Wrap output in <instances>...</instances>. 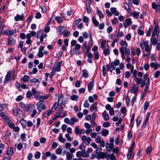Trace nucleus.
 <instances>
[{"label": "nucleus", "mask_w": 160, "mask_h": 160, "mask_svg": "<svg viewBox=\"0 0 160 160\" xmlns=\"http://www.w3.org/2000/svg\"><path fill=\"white\" fill-rule=\"evenodd\" d=\"M19 106L23 110L27 112L30 111L32 108L34 107V105L32 104H26L22 102H20L19 103Z\"/></svg>", "instance_id": "obj_1"}, {"label": "nucleus", "mask_w": 160, "mask_h": 160, "mask_svg": "<svg viewBox=\"0 0 160 160\" xmlns=\"http://www.w3.org/2000/svg\"><path fill=\"white\" fill-rule=\"evenodd\" d=\"M36 106L38 110L40 112L46 109V103L44 102L39 101L37 103Z\"/></svg>", "instance_id": "obj_2"}, {"label": "nucleus", "mask_w": 160, "mask_h": 160, "mask_svg": "<svg viewBox=\"0 0 160 160\" xmlns=\"http://www.w3.org/2000/svg\"><path fill=\"white\" fill-rule=\"evenodd\" d=\"M119 51L121 53V57L123 59H125L124 56L125 54L126 55H128L130 53V50L129 48H125L124 49H119Z\"/></svg>", "instance_id": "obj_3"}, {"label": "nucleus", "mask_w": 160, "mask_h": 160, "mask_svg": "<svg viewBox=\"0 0 160 160\" xmlns=\"http://www.w3.org/2000/svg\"><path fill=\"white\" fill-rule=\"evenodd\" d=\"M12 111L14 115L20 118L22 113V111L18 107H16L13 108Z\"/></svg>", "instance_id": "obj_4"}, {"label": "nucleus", "mask_w": 160, "mask_h": 160, "mask_svg": "<svg viewBox=\"0 0 160 160\" xmlns=\"http://www.w3.org/2000/svg\"><path fill=\"white\" fill-rule=\"evenodd\" d=\"M152 7L153 9L156 10V12L160 11V1L156 4L155 2L152 3Z\"/></svg>", "instance_id": "obj_5"}, {"label": "nucleus", "mask_w": 160, "mask_h": 160, "mask_svg": "<svg viewBox=\"0 0 160 160\" xmlns=\"http://www.w3.org/2000/svg\"><path fill=\"white\" fill-rule=\"evenodd\" d=\"M76 156L78 157H83L86 158L89 157V154L86 153V151L82 152L79 151L76 154Z\"/></svg>", "instance_id": "obj_6"}, {"label": "nucleus", "mask_w": 160, "mask_h": 160, "mask_svg": "<svg viewBox=\"0 0 160 160\" xmlns=\"http://www.w3.org/2000/svg\"><path fill=\"white\" fill-rule=\"evenodd\" d=\"M14 75V72L12 71H8L6 76L5 78L4 81V83H6L8 82L11 77Z\"/></svg>", "instance_id": "obj_7"}, {"label": "nucleus", "mask_w": 160, "mask_h": 160, "mask_svg": "<svg viewBox=\"0 0 160 160\" xmlns=\"http://www.w3.org/2000/svg\"><path fill=\"white\" fill-rule=\"evenodd\" d=\"M49 95L46 94L44 95H39L36 97V99H38L40 102H43V100L48 99L49 97Z\"/></svg>", "instance_id": "obj_8"}, {"label": "nucleus", "mask_w": 160, "mask_h": 160, "mask_svg": "<svg viewBox=\"0 0 160 160\" xmlns=\"http://www.w3.org/2000/svg\"><path fill=\"white\" fill-rule=\"evenodd\" d=\"M96 155L97 156V158L98 160L107 158L108 157V154L107 153L104 152H101L100 153H98V154Z\"/></svg>", "instance_id": "obj_9"}, {"label": "nucleus", "mask_w": 160, "mask_h": 160, "mask_svg": "<svg viewBox=\"0 0 160 160\" xmlns=\"http://www.w3.org/2000/svg\"><path fill=\"white\" fill-rule=\"evenodd\" d=\"M92 0H86L87 11L88 14H90L91 11L90 5L91 3Z\"/></svg>", "instance_id": "obj_10"}, {"label": "nucleus", "mask_w": 160, "mask_h": 160, "mask_svg": "<svg viewBox=\"0 0 160 160\" xmlns=\"http://www.w3.org/2000/svg\"><path fill=\"white\" fill-rule=\"evenodd\" d=\"M4 32L6 35L8 36H12L16 33V29L11 30H5L4 31Z\"/></svg>", "instance_id": "obj_11"}, {"label": "nucleus", "mask_w": 160, "mask_h": 160, "mask_svg": "<svg viewBox=\"0 0 160 160\" xmlns=\"http://www.w3.org/2000/svg\"><path fill=\"white\" fill-rule=\"evenodd\" d=\"M82 48H83V51L84 52H86V53L87 54L89 52V49L90 48V47L89 46H87V42H84L82 45Z\"/></svg>", "instance_id": "obj_12"}, {"label": "nucleus", "mask_w": 160, "mask_h": 160, "mask_svg": "<svg viewBox=\"0 0 160 160\" xmlns=\"http://www.w3.org/2000/svg\"><path fill=\"white\" fill-rule=\"evenodd\" d=\"M62 62H60L56 64H55L53 66V69L56 71L59 72L60 71V67L62 65Z\"/></svg>", "instance_id": "obj_13"}, {"label": "nucleus", "mask_w": 160, "mask_h": 160, "mask_svg": "<svg viewBox=\"0 0 160 160\" xmlns=\"http://www.w3.org/2000/svg\"><path fill=\"white\" fill-rule=\"evenodd\" d=\"M126 23H123L124 27L125 28L128 27V26H130L132 23L131 19V18H127L126 20Z\"/></svg>", "instance_id": "obj_14"}, {"label": "nucleus", "mask_w": 160, "mask_h": 160, "mask_svg": "<svg viewBox=\"0 0 160 160\" xmlns=\"http://www.w3.org/2000/svg\"><path fill=\"white\" fill-rule=\"evenodd\" d=\"M138 88L139 87L138 86H137L135 84H134L131 88V93H133L135 94H136L137 92Z\"/></svg>", "instance_id": "obj_15"}, {"label": "nucleus", "mask_w": 160, "mask_h": 160, "mask_svg": "<svg viewBox=\"0 0 160 160\" xmlns=\"http://www.w3.org/2000/svg\"><path fill=\"white\" fill-rule=\"evenodd\" d=\"M54 110H53V108L46 112H44L43 113V117H47L49 116L53 112Z\"/></svg>", "instance_id": "obj_16"}, {"label": "nucleus", "mask_w": 160, "mask_h": 160, "mask_svg": "<svg viewBox=\"0 0 160 160\" xmlns=\"http://www.w3.org/2000/svg\"><path fill=\"white\" fill-rule=\"evenodd\" d=\"M120 44L121 46V47L119 49H124V48H127V44L125 41L121 40Z\"/></svg>", "instance_id": "obj_17"}, {"label": "nucleus", "mask_w": 160, "mask_h": 160, "mask_svg": "<svg viewBox=\"0 0 160 160\" xmlns=\"http://www.w3.org/2000/svg\"><path fill=\"white\" fill-rule=\"evenodd\" d=\"M106 67L107 68V70L108 71H109L111 72L115 68V66L113 65H112L111 63L109 65L107 64Z\"/></svg>", "instance_id": "obj_18"}, {"label": "nucleus", "mask_w": 160, "mask_h": 160, "mask_svg": "<svg viewBox=\"0 0 160 160\" xmlns=\"http://www.w3.org/2000/svg\"><path fill=\"white\" fill-rule=\"evenodd\" d=\"M114 147L113 143H110L108 142L106 145V148L108 151H110Z\"/></svg>", "instance_id": "obj_19"}, {"label": "nucleus", "mask_w": 160, "mask_h": 160, "mask_svg": "<svg viewBox=\"0 0 160 160\" xmlns=\"http://www.w3.org/2000/svg\"><path fill=\"white\" fill-rule=\"evenodd\" d=\"M13 148L10 147L8 148L6 151V154L8 156H10L11 155L13 152Z\"/></svg>", "instance_id": "obj_20"}, {"label": "nucleus", "mask_w": 160, "mask_h": 160, "mask_svg": "<svg viewBox=\"0 0 160 160\" xmlns=\"http://www.w3.org/2000/svg\"><path fill=\"white\" fill-rule=\"evenodd\" d=\"M148 41L145 42L144 40H142L140 44V47L143 50L144 47L148 44Z\"/></svg>", "instance_id": "obj_21"}, {"label": "nucleus", "mask_w": 160, "mask_h": 160, "mask_svg": "<svg viewBox=\"0 0 160 160\" xmlns=\"http://www.w3.org/2000/svg\"><path fill=\"white\" fill-rule=\"evenodd\" d=\"M151 48H150L148 44L147 45L145 46V51L146 52H147L148 53L147 55L145 54V55L147 56H149L151 52Z\"/></svg>", "instance_id": "obj_22"}, {"label": "nucleus", "mask_w": 160, "mask_h": 160, "mask_svg": "<svg viewBox=\"0 0 160 160\" xmlns=\"http://www.w3.org/2000/svg\"><path fill=\"white\" fill-rule=\"evenodd\" d=\"M15 40L12 37H9L8 40V43L9 45H12L15 44Z\"/></svg>", "instance_id": "obj_23"}, {"label": "nucleus", "mask_w": 160, "mask_h": 160, "mask_svg": "<svg viewBox=\"0 0 160 160\" xmlns=\"http://www.w3.org/2000/svg\"><path fill=\"white\" fill-rule=\"evenodd\" d=\"M106 111L105 110L103 112L102 114L103 116V118L104 121H107L109 119V115L108 113H105V112Z\"/></svg>", "instance_id": "obj_24"}, {"label": "nucleus", "mask_w": 160, "mask_h": 160, "mask_svg": "<svg viewBox=\"0 0 160 160\" xmlns=\"http://www.w3.org/2000/svg\"><path fill=\"white\" fill-rule=\"evenodd\" d=\"M78 121V119L75 116L73 117L70 119V124L71 126H73L75 123V122H77Z\"/></svg>", "instance_id": "obj_25"}, {"label": "nucleus", "mask_w": 160, "mask_h": 160, "mask_svg": "<svg viewBox=\"0 0 160 160\" xmlns=\"http://www.w3.org/2000/svg\"><path fill=\"white\" fill-rule=\"evenodd\" d=\"M133 151L129 150L128 153L127 155V158L128 160L132 159L133 156L134 155L132 153Z\"/></svg>", "instance_id": "obj_26"}, {"label": "nucleus", "mask_w": 160, "mask_h": 160, "mask_svg": "<svg viewBox=\"0 0 160 160\" xmlns=\"http://www.w3.org/2000/svg\"><path fill=\"white\" fill-rule=\"evenodd\" d=\"M111 11L112 13L114 14L115 16H118L119 13L118 11L116 10V8H110Z\"/></svg>", "instance_id": "obj_27"}, {"label": "nucleus", "mask_w": 160, "mask_h": 160, "mask_svg": "<svg viewBox=\"0 0 160 160\" xmlns=\"http://www.w3.org/2000/svg\"><path fill=\"white\" fill-rule=\"evenodd\" d=\"M24 16L23 15H22L21 16L17 14L16 16H15L14 18V19L16 21H18L19 20H23L24 19Z\"/></svg>", "instance_id": "obj_28"}, {"label": "nucleus", "mask_w": 160, "mask_h": 160, "mask_svg": "<svg viewBox=\"0 0 160 160\" xmlns=\"http://www.w3.org/2000/svg\"><path fill=\"white\" fill-rule=\"evenodd\" d=\"M94 80L90 82L88 85V89L89 92H90L92 88L94 85Z\"/></svg>", "instance_id": "obj_29"}, {"label": "nucleus", "mask_w": 160, "mask_h": 160, "mask_svg": "<svg viewBox=\"0 0 160 160\" xmlns=\"http://www.w3.org/2000/svg\"><path fill=\"white\" fill-rule=\"evenodd\" d=\"M158 39L155 37L152 36L151 39V42L153 45H155L157 43Z\"/></svg>", "instance_id": "obj_30"}, {"label": "nucleus", "mask_w": 160, "mask_h": 160, "mask_svg": "<svg viewBox=\"0 0 160 160\" xmlns=\"http://www.w3.org/2000/svg\"><path fill=\"white\" fill-rule=\"evenodd\" d=\"M102 136L105 137L108 135L109 133L108 131L105 129H102L101 131Z\"/></svg>", "instance_id": "obj_31"}, {"label": "nucleus", "mask_w": 160, "mask_h": 160, "mask_svg": "<svg viewBox=\"0 0 160 160\" xmlns=\"http://www.w3.org/2000/svg\"><path fill=\"white\" fill-rule=\"evenodd\" d=\"M98 103V102H95L92 104L90 108V110L91 111H92L94 110L97 109Z\"/></svg>", "instance_id": "obj_32"}, {"label": "nucleus", "mask_w": 160, "mask_h": 160, "mask_svg": "<svg viewBox=\"0 0 160 160\" xmlns=\"http://www.w3.org/2000/svg\"><path fill=\"white\" fill-rule=\"evenodd\" d=\"M82 76L84 78H87L89 75L88 71L86 69L82 70Z\"/></svg>", "instance_id": "obj_33"}, {"label": "nucleus", "mask_w": 160, "mask_h": 160, "mask_svg": "<svg viewBox=\"0 0 160 160\" xmlns=\"http://www.w3.org/2000/svg\"><path fill=\"white\" fill-rule=\"evenodd\" d=\"M150 65L151 67L154 68L155 70H156L158 69V66L159 67L160 64L152 62L150 63Z\"/></svg>", "instance_id": "obj_34"}, {"label": "nucleus", "mask_w": 160, "mask_h": 160, "mask_svg": "<svg viewBox=\"0 0 160 160\" xmlns=\"http://www.w3.org/2000/svg\"><path fill=\"white\" fill-rule=\"evenodd\" d=\"M134 66H132L131 68V73L132 74L133 77H135L136 76L137 73V71L136 70H134Z\"/></svg>", "instance_id": "obj_35"}, {"label": "nucleus", "mask_w": 160, "mask_h": 160, "mask_svg": "<svg viewBox=\"0 0 160 160\" xmlns=\"http://www.w3.org/2000/svg\"><path fill=\"white\" fill-rule=\"evenodd\" d=\"M79 98V96H78L77 95H72L70 97V99H71L72 100L76 101H78Z\"/></svg>", "instance_id": "obj_36"}, {"label": "nucleus", "mask_w": 160, "mask_h": 160, "mask_svg": "<svg viewBox=\"0 0 160 160\" xmlns=\"http://www.w3.org/2000/svg\"><path fill=\"white\" fill-rule=\"evenodd\" d=\"M108 48L107 49H104L103 53L105 56H106L110 54V49L109 48V46L108 45Z\"/></svg>", "instance_id": "obj_37"}, {"label": "nucleus", "mask_w": 160, "mask_h": 160, "mask_svg": "<svg viewBox=\"0 0 160 160\" xmlns=\"http://www.w3.org/2000/svg\"><path fill=\"white\" fill-rule=\"evenodd\" d=\"M64 28V26H60L59 28L58 29V31L59 35L62 34L64 31L63 30V29Z\"/></svg>", "instance_id": "obj_38"}, {"label": "nucleus", "mask_w": 160, "mask_h": 160, "mask_svg": "<svg viewBox=\"0 0 160 160\" xmlns=\"http://www.w3.org/2000/svg\"><path fill=\"white\" fill-rule=\"evenodd\" d=\"M55 19L57 21V23H61L63 22L62 18L60 16L56 17Z\"/></svg>", "instance_id": "obj_39"}, {"label": "nucleus", "mask_w": 160, "mask_h": 160, "mask_svg": "<svg viewBox=\"0 0 160 160\" xmlns=\"http://www.w3.org/2000/svg\"><path fill=\"white\" fill-rule=\"evenodd\" d=\"M29 77L28 75H25L23 76V78L21 79L24 82H27L29 80Z\"/></svg>", "instance_id": "obj_40"}, {"label": "nucleus", "mask_w": 160, "mask_h": 160, "mask_svg": "<svg viewBox=\"0 0 160 160\" xmlns=\"http://www.w3.org/2000/svg\"><path fill=\"white\" fill-rule=\"evenodd\" d=\"M139 14V12H134L133 13H132L131 14V15H132L133 18L135 19H137L138 18Z\"/></svg>", "instance_id": "obj_41"}, {"label": "nucleus", "mask_w": 160, "mask_h": 160, "mask_svg": "<svg viewBox=\"0 0 160 160\" xmlns=\"http://www.w3.org/2000/svg\"><path fill=\"white\" fill-rule=\"evenodd\" d=\"M150 82V78H148V79L147 83L145 87V88L144 89L145 92H147L148 88H149V86Z\"/></svg>", "instance_id": "obj_42"}, {"label": "nucleus", "mask_w": 160, "mask_h": 160, "mask_svg": "<svg viewBox=\"0 0 160 160\" xmlns=\"http://www.w3.org/2000/svg\"><path fill=\"white\" fill-rule=\"evenodd\" d=\"M92 21L93 24L96 27H97L99 24L98 21L96 19L95 17H93L92 18Z\"/></svg>", "instance_id": "obj_43"}, {"label": "nucleus", "mask_w": 160, "mask_h": 160, "mask_svg": "<svg viewBox=\"0 0 160 160\" xmlns=\"http://www.w3.org/2000/svg\"><path fill=\"white\" fill-rule=\"evenodd\" d=\"M135 81L136 82V84L137 85L140 84L142 81V78H139L137 77H136L135 78Z\"/></svg>", "instance_id": "obj_44"}, {"label": "nucleus", "mask_w": 160, "mask_h": 160, "mask_svg": "<svg viewBox=\"0 0 160 160\" xmlns=\"http://www.w3.org/2000/svg\"><path fill=\"white\" fill-rule=\"evenodd\" d=\"M58 140L61 142L63 143L65 142L66 140L65 138H63L61 134H60L58 138Z\"/></svg>", "instance_id": "obj_45"}, {"label": "nucleus", "mask_w": 160, "mask_h": 160, "mask_svg": "<svg viewBox=\"0 0 160 160\" xmlns=\"http://www.w3.org/2000/svg\"><path fill=\"white\" fill-rule=\"evenodd\" d=\"M154 31H157V32H160V30L159 27L158 26V24H157V25L156 24V23H155V22H154Z\"/></svg>", "instance_id": "obj_46"}, {"label": "nucleus", "mask_w": 160, "mask_h": 160, "mask_svg": "<svg viewBox=\"0 0 160 160\" xmlns=\"http://www.w3.org/2000/svg\"><path fill=\"white\" fill-rule=\"evenodd\" d=\"M39 80L37 79L36 78H33L32 79H31L29 82L28 83H36L37 82H39Z\"/></svg>", "instance_id": "obj_47"}, {"label": "nucleus", "mask_w": 160, "mask_h": 160, "mask_svg": "<svg viewBox=\"0 0 160 160\" xmlns=\"http://www.w3.org/2000/svg\"><path fill=\"white\" fill-rule=\"evenodd\" d=\"M81 21V19H78L75 20L73 26V28L76 27L77 25Z\"/></svg>", "instance_id": "obj_48"}, {"label": "nucleus", "mask_w": 160, "mask_h": 160, "mask_svg": "<svg viewBox=\"0 0 160 160\" xmlns=\"http://www.w3.org/2000/svg\"><path fill=\"white\" fill-rule=\"evenodd\" d=\"M97 13L99 16V17L101 18H103V17H104L103 14L98 9V8H97Z\"/></svg>", "instance_id": "obj_49"}, {"label": "nucleus", "mask_w": 160, "mask_h": 160, "mask_svg": "<svg viewBox=\"0 0 160 160\" xmlns=\"http://www.w3.org/2000/svg\"><path fill=\"white\" fill-rule=\"evenodd\" d=\"M111 63L112 64V65H113L115 67L116 66H117L118 65L119 63V61L118 59H117L114 62H112Z\"/></svg>", "instance_id": "obj_50"}, {"label": "nucleus", "mask_w": 160, "mask_h": 160, "mask_svg": "<svg viewBox=\"0 0 160 160\" xmlns=\"http://www.w3.org/2000/svg\"><path fill=\"white\" fill-rule=\"evenodd\" d=\"M73 157V155L69 152H67L66 156L67 158L68 159L71 160Z\"/></svg>", "instance_id": "obj_51"}, {"label": "nucleus", "mask_w": 160, "mask_h": 160, "mask_svg": "<svg viewBox=\"0 0 160 160\" xmlns=\"http://www.w3.org/2000/svg\"><path fill=\"white\" fill-rule=\"evenodd\" d=\"M152 147L151 146H149L146 149V152L147 154H149L152 151Z\"/></svg>", "instance_id": "obj_52"}, {"label": "nucleus", "mask_w": 160, "mask_h": 160, "mask_svg": "<svg viewBox=\"0 0 160 160\" xmlns=\"http://www.w3.org/2000/svg\"><path fill=\"white\" fill-rule=\"evenodd\" d=\"M108 157H109V158L111 160H115V159L114 155L113 153L108 155Z\"/></svg>", "instance_id": "obj_53"}, {"label": "nucleus", "mask_w": 160, "mask_h": 160, "mask_svg": "<svg viewBox=\"0 0 160 160\" xmlns=\"http://www.w3.org/2000/svg\"><path fill=\"white\" fill-rule=\"evenodd\" d=\"M1 117L4 119H8L7 117L5 115L4 112H1L0 113Z\"/></svg>", "instance_id": "obj_54"}, {"label": "nucleus", "mask_w": 160, "mask_h": 160, "mask_svg": "<svg viewBox=\"0 0 160 160\" xmlns=\"http://www.w3.org/2000/svg\"><path fill=\"white\" fill-rule=\"evenodd\" d=\"M94 55L95 59L97 60H98L99 58V54L98 52H96L94 53Z\"/></svg>", "instance_id": "obj_55"}, {"label": "nucleus", "mask_w": 160, "mask_h": 160, "mask_svg": "<svg viewBox=\"0 0 160 160\" xmlns=\"http://www.w3.org/2000/svg\"><path fill=\"white\" fill-rule=\"evenodd\" d=\"M80 130L79 128V127L78 126H76V127L75 128V134L78 135L79 134V133L80 132Z\"/></svg>", "instance_id": "obj_56"}, {"label": "nucleus", "mask_w": 160, "mask_h": 160, "mask_svg": "<svg viewBox=\"0 0 160 160\" xmlns=\"http://www.w3.org/2000/svg\"><path fill=\"white\" fill-rule=\"evenodd\" d=\"M132 136V132L131 130H130L128 134V139H131Z\"/></svg>", "instance_id": "obj_57"}, {"label": "nucleus", "mask_w": 160, "mask_h": 160, "mask_svg": "<svg viewBox=\"0 0 160 160\" xmlns=\"http://www.w3.org/2000/svg\"><path fill=\"white\" fill-rule=\"evenodd\" d=\"M85 146L83 144H81L79 146V148L82 150V152L85 151Z\"/></svg>", "instance_id": "obj_58"}, {"label": "nucleus", "mask_w": 160, "mask_h": 160, "mask_svg": "<svg viewBox=\"0 0 160 160\" xmlns=\"http://www.w3.org/2000/svg\"><path fill=\"white\" fill-rule=\"evenodd\" d=\"M89 106V103L88 102V101L87 99L85 100L83 106L85 108H88Z\"/></svg>", "instance_id": "obj_59"}, {"label": "nucleus", "mask_w": 160, "mask_h": 160, "mask_svg": "<svg viewBox=\"0 0 160 160\" xmlns=\"http://www.w3.org/2000/svg\"><path fill=\"white\" fill-rule=\"evenodd\" d=\"M102 75L104 77L106 76V68L105 66H102Z\"/></svg>", "instance_id": "obj_60"}, {"label": "nucleus", "mask_w": 160, "mask_h": 160, "mask_svg": "<svg viewBox=\"0 0 160 160\" xmlns=\"http://www.w3.org/2000/svg\"><path fill=\"white\" fill-rule=\"evenodd\" d=\"M32 92L30 91H29L27 92V94H26V97L27 98H30L32 96Z\"/></svg>", "instance_id": "obj_61"}, {"label": "nucleus", "mask_w": 160, "mask_h": 160, "mask_svg": "<svg viewBox=\"0 0 160 160\" xmlns=\"http://www.w3.org/2000/svg\"><path fill=\"white\" fill-rule=\"evenodd\" d=\"M26 134L25 133H22L21 135V138L22 139V141L25 142L26 140L25 139Z\"/></svg>", "instance_id": "obj_62"}, {"label": "nucleus", "mask_w": 160, "mask_h": 160, "mask_svg": "<svg viewBox=\"0 0 160 160\" xmlns=\"http://www.w3.org/2000/svg\"><path fill=\"white\" fill-rule=\"evenodd\" d=\"M149 106V103L148 102H146L145 103L144 106V109L145 111H146L148 109Z\"/></svg>", "instance_id": "obj_63"}, {"label": "nucleus", "mask_w": 160, "mask_h": 160, "mask_svg": "<svg viewBox=\"0 0 160 160\" xmlns=\"http://www.w3.org/2000/svg\"><path fill=\"white\" fill-rule=\"evenodd\" d=\"M41 155L40 153L38 151H37L35 155V158L37 159H38L40 158Z\"/></svg>", "instance_id": "obj_64"}]
</instances>
